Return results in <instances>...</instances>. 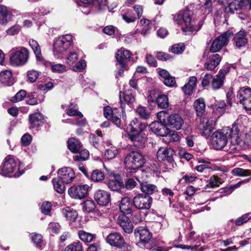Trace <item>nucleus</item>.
Listing matches in <instances>:
<instances>
[{
    "mask_svg": "<svg viewBox=\"0 0 251 251\" xmlns=\"http://www.w3.org/2000/svg\"><path fill=\"white\" fill-rule=\"evenodd\" d=\"M197 9L195 4H190L176 14L172 15L174 22L181 26V29L183 32L192 33L201 29L203 21L198 19L196 14Z\"/></svg>",
    "mask_w": 251,
    "mask_h": 251,
    "instance_id": "nucleus-1",
    "label": "nucleus"
},
{
    "mask_svg": "<svg viewBox=\"0 0 251 251\" xmlns=\"http://www.w3.org/2000/svg\"><path fill=\"white\" fill-rule=\"evenodd\" d=\"M147 126L146 123L137 118H134L127 126L128 138L135 147L143 149L145 147L147 137L144 132Z\"/></svg>",
    "mask_w": 251,
    "mask_h": 251,
    "instance_id": "nucleus-2",
    "label": "nucleus"
},
{
    "mask_svg": "<svg viewBox=\"0 0 251 251\" xmlns=\"http://www.w3.org/2000/svg\"><path fill=\"white\" fill-rule=\"evenodd\" d=\"M19 170L17 162L14 157L11 155L6 156L0 166V175L4 176L19 177L22 175Z\"/></svg>",
    "mask_w": 251,
    "mask_h": 251,
    "instance_id": "nucleus-3",
    "label": "nucleus"
},
{
    "mask_svg": "<svg viewBox=\"0 0 251 251\" xmlns=\"http://www.w3.org/2000/svg\"><path fill=\"white\" fill-rule=\"evenodd\" d=\"M146 159L139 151H132L127 153L124 160L125 166L130 170H138L143 167Z\"/></svg>",
    "mask_w": 251,
    "mask_h": 251,
    "instance_id": "nucleus-4",
    "label": "nucleus"
},
{
    "mask_svg": "<svg viewBox=\"0 0 251 251\" xmlns=\"http://www.w3.org/2000/svg\"><path fill=\"white\" fill-rule=\"evenodd\" d=\"M106 240L110 246L118 248L120 251H131V245L125 242L123 236L119 232L110 233L107 236Z\"/></svg>",
    "mask_w": 251,
    "mask_h": 251,
    "instance_id": "nucleus-5",
    "label": "nucleus"
},
{
    "mask_svg": "<svg viewBox=\"0 0 251 251\" xmlns=\"http://www.w3.org/2000/svg\"><path fill=\"white\" fill-rule=\"evenodd\" d=\"M162 114H165L164 111L158 113L157 117L160 121L152 122L149 125V128L150 130L156 135L164 137L167 136L169 134H171L172 131L168 127L167 124L163 122V118H162Z\"/></svg>",
    "mask_w": 251,
    "mask_h": 251,
    "instance_id": "nucleus-6",
    "label": "nucleus"
},
{
    "mask_svg": "<svg viewBox=\"0 0 251 251\" xmlns=\"http://www.w3.org/2000/svg\"><path fill=\"white\" fill-rule=\"evenodd\" d=\"M232 35H233V32L227 30L216 38L210 46V52L216 53L220 51L224 47L228 44L229 38Z\"/></svg>",
    "mask_w": 251,
    "mask_h": 251,
    "instance_id": "nucleus-7",
    "label": "nucleus"
},
{
    "mask_svg": "<svg viewBox=\"0 0 251 251\" xmlns=\"http://www.w3.org/2000/svg\"><path fill=\"white\" fill-rule=\"evenodd\" d=\"M152 198L143 194L139 193L133 197V204L135 209L149 210L152 203Z\"/></svg>",
    "mask_w": 251,
    "mask_h": 251,
    "instance_id": "nucleus-8",
    "label": "nucleus"
},
{
    "mask_svg": "<svg viewBox=\"0 0 251 251\" xmlns=\"http://www.w3.org/2000/svg\"><path fill=\"white\" fill-rule=\"evenodd\" d=\"M89 188L87 184H75L69 189L68 194L73 199L81 200L87 197Z\"/></svg>",
    "mask_w": 251,
    "mask_h": 251,
    "instance_id": "nucleus-9",
    "label": "nucleus"
},
{
    "mask_svg": "<svg viewBox=\"0 0 251 251\" xmlns=\"http://www.w3.org/2000/svg\"><path fill=\"white\" fill-rule=\"evenodd\" d=\"M165 114H162L163 122L166 123L168 127L174 128L176 130L180 129L184 123L182 118L176 113L169 115L165 112Z\"/></svg>",
    "mask_w": 251,
    "mask_h": 251,
    "instance_id": "nucleus-10",
    "label": "nucleus"
},
{
    "mask_svg": "<svg viewBox=\"0 0 251 251\" xmlns=\"http://www.w3.org/2000/svg\"><path fill=\"white\" fill-rule=\"evenodd\" d=\"M28 58V51L25 48H22L13 53L10 57V63L14 66L24 65Z\"/></svg>",
    "mask_w": 251,
    "mask_h": 251,
    "instance_id": "nucleus-11",
    "label": "nucleus"
},
{
    "mask_svg": "<svg viewBox=\"0 0 251 251\" xmlns=\"http://www.w3.org/2000/svg\"><path fill=\"white\" fill-rule=\"evenodd\" d=\"M228 132L226 133L223 132L216 131L211 136V142L213 148L216 150H221L224 148L227 142Z\"/></svg>",
    "mask_w": 251,
    "mask_h": 251,
    "instance_id": "nucleus-12",
    "label": "nucleus"
},
{
    "mask_svg": "<svg viewBox=\"0 0 251 251\" xmlns=\"http://www.w3.org/2000/svg\"><path fill=\"white\" fill-rule=\"evenodd\" d=\"M215 126L216 121L215 119H209L206 122L204 120H201L198 126L199 133L201 136L208 138L215 129Z\"/></svg>",
    "mask_w": 251,
    "mask_h": 251,
    "instance_id": "nucleus-13",
    "label": "nucleus"
},
{
    "mask_svg": "<svg viewBox=\"0 0 251 251\" xmlns=\"http://www.w3.org/2000/svg\"><path fill=\"white\" fill-rule=\"evenodd\" d=\"M119 98L123 113L125 112L126 104L131 108L135 100V97L133 95L131 90H127L124 92L120 91L119 93Z\"/></svg>",
    "mask_w": 251,
    "mask_h": 251,
    "instance_id": "nucleus-14",
    "label": "nucleus"
},
{
    "mask_svg": "<svg viewBox=\"0 0 251 251\" xmlns=\"http://www.w3.org/2000/svg\"><path fill=\"white\" fill-rule=\"evenodd\" d=\"M136 179L139 182L140 189L143 195L151 196V195L159 194V192L158 188L155 185L151 184L145 180H140L137 177Z\"/></svg>",
    "mask_w": 251,
    "mask_h": 251,
    "instance_id": "nucleus-15",
    "label": "nucleus"
},
{
    "mask_svg": "<svg viewBox=\"0 0 251 251\" xmlns=\"http://www.w3.org/2000/svg\"><path fill=\"white\" fill-rule=\"evenodd\" d=\"M132 55L131 51L122 47L115 53V58L118 65L124 67L126 65H128Z\"/></svg>",
    "mask_w": 251,
    "mask_h": 251,
    "instance_id": "nucleus-16",
    "label": "nucleus"
},
{
    "mask_svg": "<svg viewBox=\"0 0 251 251\" xmlns=\"http://www.w3.org/2000/svg\"><path fill=\"white\" fill-rule=\"evenodd\" d=\"M133 198L131 199L128 197L125 196L122 198L119 204L120 211L123 213V215L129 214L133 212L135 209L133 204Z\"/></svg>",
    "mask_w": 251,
    "mask_h": 251,
    "instance_id": "nucleus-17",
    "label": "nucleus"
},
{
    "mask_svg": "<svg viewBox=\"0 0 251 251\" xmlns=\"http://www.w3.org/2000/svg\"><path fill=\"white\" fill-rule=\"evenodd\" d=\"M57 177L66 184H69L75 178V173L70 167H64L60 168L57 171Z\"/></svg>",
    "mask_w": 251,
    "mask_h": 251,
    "instance_id": "nucleus-18",
    "label": "nucleus"
},
{
    "mask_svg": "<svg viewBox=\"0 0 251 251\" xmlns=\"http://www.w3.org/2000/svg\"><path fill=\"white\" fill-rule=\"evenodd\" d=\"M149 102L156 104L158 107L161 109H166L169 106L168 97L165 94H157V96L150 95L148 97Z\"/></svg>",
    "mask_w": 251,
    "mask_h": 251,
    "instance_id": "nucleus-19",
    "label": "nucleus"
},
{
    "mask_svg": "<svg viewBox=\"0 0 251 251\" xmlns=\"http://www.w3.org/2000/svg\"><path fill=\"white\" fill-rule=\"evenodd\" d=\"M94 199L97 204L101 206H106L111 201V194L108 192L99 189L94 193Z\"/></svg>",
    "mask_w": 251,
    "mask_h": 251,
    "instance_id": "nucleus-20",
    "label": "nucleus"
},
{
    "mask_svg": "<svg viewBox=\"0 0 251 251\" xmlns=\"http://www.w3.org/2000/svg\"><path fill=\"white\" fill-rule=\"evenodd\" d=\"M110 176H113V179H109L106 183L109 189L113 191L119 192L122 189L123 178L119 173H111Z\"/></svg>",
    "mask_w": 251,
    "mask_h": 251,
    "instance_id": "nucleus-21",
    "label": "nucleus"
},
{
    "mask_svg": "<svg viewBox=\"0 0 251 251\" xmlns=\"http://www.w3.org/2000/svg\"><path fill=\"white\" fill-rule=\"evenodd\" d=\"M232 41L237 49L246 47L248 44L247 32L244 30H240L235 34Z\"/></svg>",
    "mask_w": 251,
    "mask_h": 251,
    "instance_id": "nucleus-22",
    "label": "nucleus"
},
{
    "mask_svg": "<svg viewBox=\"0 0 251 251\" xmlns=\"http://www.w3.org/2000/svg\"><path fill=\"white\" fill-rule=\"evenodd\" d=\"M136 237H139L141 243L147 244L152 237V233L149 231L147 227L139 226L134 230Z\"/></svg>",
    "mask_w": 251,
    "mask_h": 251,
    "instance_id": "nucleus-23",
    "label": "nucleus"
},
{
    "mask_svg": "<svg viewBox=\"0 0 251 251\" xmlns=\"http://www.w3.org/2000/svg\"><path fill=\"white\" fill-rule=\"evenodd\" d=\"M222 58V57L218 53L209 55L204 64V68L208 71H213L219 65Z\"/></svg>",
    "mask_w": 251,
    "mask_h": 251,
    "instance_id": "nucleus-24",
    "label": "nucleus"
},
{
    "mask_svg": "<svg viewBox=\"0 0 251 251\" xmlns=\"http://www.w3.org/2000/svg\"><path fill=\"white\" fill-rule=\"evenodd\" d=\"M118 223L123 231L130 234L133 230L132 223L129 217L125 215H120L118 218Z\"/></svg>",
    "mask_w": 251,
    "mask_h": 251,
    "instance_id": "nucleus-25",
    "label": "nucleus"
},
{
    "mask_svg": "<svg viewBox=\"0 0 251 251\" xmlns=\"http://www.w3.org/2000/svg\"><path fill=\"white\" fill-rule=\"evenodd\" d=\"M176 154L175 151L172 148H166L161 151L159 150L157 152V158L160 161H166L169 163L174 162V155Z\"/></svg>",
    "mask_w": 251,
    "mask_h": 251,
    "instance_id": "nucleus-26",
    "label": "nucleus"
},
{
    "mask_svg": "<svg viewBox=\"0 0 251 251\" xmlns=\"http://www.w3.org/2000/svg\"><path fill=\"white\" fill-rule=\"evenodd\" d=\"M242 3V0H232L228 6L225 7V11L227 13H239L243 10Z\"/></svg>",
    "mask_w": 251,
    "mask_h": 251,
    "instance_id": "nucleus-27",
    "label": "nucleus"
},
{
    "mask_svg": "<svg viewBox=\"0 0 251 251\" xmlns=\"http://www.w3.org/2000/svg\"><path fill=\"white\" fill-rule=\"evenodd\" d=\"M68 149L73 153H76L82 148V144L79 140L75 138H70L67 141Z\"/></svg>",
    "mask_w": 251,
    "mask_h": 251,
    "instance_id": "nucleus-28",
    "label": "nucleus"
},
{
    "mask_svg": "<svg viewBox=\"0 0 251 251\" xmlns=\"http://www.w3.org/2000/svg\"><path fill=\"white\" fill-rule=\"evenodd\" d=\"M32 50L35 55L37 61L47 66V64L48 63V62H47L42 56L41 49L39 44L36 41L33 39H32Z\"/></svg>",
    "mask_w": 251,
    "mask_h": 251,
    "instance_id": "nucleus-29",
    "label": "nucleus"
},
{
    "mask_svg": "<svg viewBox=\"0 0 251 251\" xmlns=\"http://www.w3.org/2000/svg\"><path fill=\"white\" fill-rule=\"evenodd\" d=\"M197 81V79L194 76L189 78L188 82L182 88L185 95L190 96L192 94L194 87L196 85Z\"/></svg>",
    "mask_w": 251,
    "mask_h": 251,
    "instance_id": "nucleus-30",
    "label": "nucleus"
},
{
    "mask_svg": "<svg viewBox=\"0 0 251 251\" xmlns=\"http://www.w3.org/2000/svg\"><path fill=\"white\" fill-rule=\"evenodd\" d=\"M194 107L196 111L197 115L201 117L205 111V104L203 98L196 100L194 103Z\"/></svg>",
    "mask_w": 251,
    "mask_h": 251,
    "instance_id": "nucleus-31",
    "label": "nucleus"
},
{
    "mask_svg": "<svg viewBox=\"0 0 251 251\" xmlns=\"http://www.w3.org/2000/svg\"><path fill=\"white\" fill-rule=\"evenodd\" d=\"M12 14L4 5H0V23L6 25L11 19Z\"/></svg>",
    "mask_w": 251,
    "mask_h": 251,
    "instance_id": "nucleus-32",
    "label": "nucleus"
},
{
    "mask_svg": "<svg viewBox=\"0 0 251 251\" xmlns=\"http://www.w3.org/2000/svg\"><path fill=\"white\" fill-rule=\"evenodd\" d=\"M62 213L70 222H75L78 216L77 212L70 207L63 208Z\"/></svg>",
    "mask_w": 251,
    "mask_h": 251,
    "instance_id": "nucleus-33",
    "label": "nucleus"
},
{
    "mask_svg": "<svg viewBox=\"0 0 251 251\" xmlns=\"http://www.w3.org/2000/svg\"><path fill=\"white\" fill-rule=\"evenodd\" d=\"M0 79L2 83L7 86H10L14 82L12 72L9 70L1 72L0 74Z\"/></svg>",
    "mask_w": 251,
    "mask_h": 251,
    "instance_id": "nucleus-34",
    "label": "nucleus"
},
{
    "mask_svg": "<svg viewBox=\"0 0 251 251\" xmlns=\"http://www.w3.org/2000/svg\"><path fill=\"white\" fill-rule=\"evenodd\" d=\"M71 46V42H68L66 40L59 38L54 43V49L57 50L59 53H62L68 50Z\"/></svg>",
    "mask_w": 251,
    "mask_h": 251,
    "instance_id": "nucleus-35",
    "label": "nucleus"
},
{
    "mask_svg": "<svg viewBox=\"0 0 251 251\" xmlns=\"http://www.w3.org/2000/svg\"><path fill=\"white\" fill-rule=\"evenodd\" d=\"M52 183L54 190L59 194H62L65 191V182H64L58 177H54L52 179Z\"/></svg>",
    "mask_w": 251,
    "mask_h": 251,
    "instance_id": "nucleus-36",
    "label": "nucleus"
},
{
    "mask_svg": "<svg viewBox=\"0 0 251 251\" xmlns=\"http://www.w3.org/2000/svg\"><path fill=\"white\" fill-rule=\"evenodd\" d=\"M82 210L87 213H96L98 210L96 208V204L93 200H87L82 203Z\"/></svg>",
    "mask_w": 251,
    "mask_h": 251,
    "instance_id": "nucleus-37",
    "label": "nucleus"
},
{
    "mask_svg": "<svg viewBox=\"0 0 251 251\" xmlns=\"http://www.w3.org/2000/svg\"><path fill=\"white\" fill-rule=\"evenodd\" d=\"M44 121V117L41 113L39 112L32 114V129L37 128L36 130L38 131V128L43 125Z\"/></svg>",
    "mask_w": 251,
    "mask_h": 251,
    "instance_id": "nucleus-38",
    "label": "nucleus"
},
{
    "mask_svg": "<svg viewBox=\"0 0 251 251\" xmlns=\"http://www.w3.org/2000/svg\"><path fill=\"white\" fill-rule=\"evenodd\" d=\"M104 178L105 175L102 171L95 169L91 173L89 179L95 182H100L104 180Z\"/></svg>",
    "mask_w": 251,
    "mask_h": 251,
    "instance_id": "nucleus-39",
    "label": "nucleus"
},
{
    "mask_svg": "<svg viewBox=\"0 0 251 251\" xmlns=\"http://www.w3.org/2000/svg\"><path fill=\"white\" fill-rule=\"evenodd\" d=\"M251 96V88L249 87H242L238 91L236 97L239 99V102H241V101H244L245 99L249 98Z\"/></svg>",
    "mask_w": 251,
    "mask_h": 251,
    "instance_id": "nucleus-40",
    "label": "nucleus"
},
{
    "mask_svg": "<svg viewBox=\"0 0 251 251\" xmlns=\"http://www.w3.org/2000/svg\"><path fill=\"white\" fill-rule=\"evenodd\" d=\"M239 129L237 126H233L232 128L229 129L228 132V137L230 140V143L232 145L238 144V139H239L238 134Z\"/></svg>",
    "mask_w": 251,
    "mask_h": 251,
    "instance_id": "nucleus-41",
    "label": "nucleus"
},
{
    "mask_svg": "<svg viewBox=\"0 0 251 251\" xmlns=\"http://www.w3.org/2000/svg\"><path fill=\"white\" fill-rule=\"evenodd\" d=\"M223 181L222 179L217 176H212L209 180V182L205 186L204 188L207 189L209 188H214L220 186Z\"/></svg>",
    "mask_w": 251,
    "mask_h": 251,
    "instance_id": "nucleus-42",
    "label": "nucleus"
},
{
    "mask_svg": "<svg viewBox=\"0 0 251 251\" xmlns=\"http://www.w3.org/2000/svg\"><path fill=\"white\" fill-rule=\"evenodd\" d=\"M121 15L122 19L126 23L134 22L137 19L132 10H127L126 11L122 12Z\"/></svg>",
    "mask_w": 251,
    "mask_h": 251,
    "instance_id": "nucleus-43",
    "label": "nucleus"
},
{
    "mask_svg": "<svg viewBox=\"0 0 251 251\" xmlns=\"http://www.w3.org/2000/svg\"><path fill=\"white\" fill-rule=\"evenodd\" d=\"M32 242L35 245L36 248L40 250H42L45 246V243L43 241L41 234H35L32 236Z\"/></svg>",
    "mask_w": 251,
    "mask_h": 251,
    "instance_id": "nucleus-44",
    "label": "nucleus"
},
{
    "mask_svg": "<svg viewBox=\"0 0 251 251\" xmlns=\"http://www.w3.org/2000/svg\"><path fill=\"white\" fill-rule=\"evenodd\" d=\"M213 111L219 112L218 117L221 116L225 112L226 103L224 100H220L214 105H211Z\"/></svg>",
    "mask_w": 251,
    "mask_h": 251,
    "instance_id": "nucleus-45",
    "label": "nucleus"
},
{
    "mask_svg": "<svg viewBox=\"0 0 251 251\" xmlns=\"http://www.w3.org/2000/svg\"><path fill=\"white\" fill-rule=\"evenodd\" d=\"M78 234L80 239L85 242H91L96 238L95 234L87 232L84 230L79 231Z\"/></svg>",
    "mask_w": 251,
    "mask_h": 251,
    "instance_id": "nucleus-46",
    "label": "nucleus"
},
{
    "mask_svg": "<svg viewBox=\"0 0 251 251\" xmlns=\"http://www.w3.org/2000/svg\"><path fill=\"white\" fill-rule=\"evenodd\" d=\"M52 204L49 201H44L42 203L40 209L41 212L45 215L51 216Z\"/></svg>",
    "mask_w": 251,
    "mask_h": 251,
    "instance_id": "nucleus-47",
    "label": "nucleus"
},
{
    "mask_svg": "<svg viewBox=\"0 0 251 251\" xmlns=\"http://www.w3.org/2000/svg\"><path fill=\"white\" fill-rule=\"evenodd\" d=\"M78 154L73 156L74 160L76 161H82L87 160L89 157V152L86 149L81 150Z\"/></svg>",
    "mask_w": 251,
    "mask_h": 251,
    "instance_id": "nucleus-48",
    "label": "nucleus"
},
{
    "mask_svg": "<svg viewBox=\"0 0 251 251\" xmlns=\"http://www.w3.org/2000/svg\"><path fill=\"white\" fill-rule=\"evenodd\" d=\"M122 189H126L127 190H131L135 188L137 185V183L132 178H128L125 179V181L123 180Z\"/></svg>",
    "mask_w": 251,
    "mask_h": 251,
    "instance_id": "nucleus-49",
    "label": "nucleus"
},
{
    "mask_svg": "<svg viewBox=\"0 0 251 251\" xmlns=\"http://www.w3.org/2000/svg\"><path fill=\"white\" fill-rule=\"evenodd\" d=\"M185 49V45L183 43H179L171 46L169 49V51H171L175 54L182 53Z\"/></svg>",
    "mask_w": 251,
    "mask_h": 251,
    "instance_id": "nucleus-50",
    "label": "nucleus"
},
{
    "mask_svg": "<svg viewBox=\"0 0 251 251\" xmlns=\"http://www.w3.org/2000/svg\"><path fill=\"white\" fill-rule=\"evenodd\" d=\"M135 111L140 117L143 119L147 120L150 117V113L147 111L145 107L139 106L136 108Z\"/></svg>",
    "mask_w": 251,
    "mask_h": 251,
    "instance_id": "nucleus-51",
    "label": "nucleus"
},
{
    "mask_svg": "<svg viewBox=\"0 0 251 251\" xmlns=\"http://www.w3.org/2000/svg\"><path fill=\"white\" fill-rule=\"evenodd\" d=\"M224 78H222L218 75H216L215 77H212L211 85L214 90L221 88L224 84Z\"/></svg>",
    "mask_w": 251,
    "mask_h": 251,
    "instance_id": "nucleus-52",
    "label": "nucleus"
},
{
    "mask_svg": "<svg viewBox=\"0 0 251 251\" xmlns=\"http://www.w3.org/2000/svg\"><path fill=\"white\" fill-rule=\"evenodd\" d=\"M64 251H83L82 244L79 242H75L67 246Z\"/></svg>",
    "mask_w": 251,
    "mask_h": 251,
    "instance_id": "nucleus-53",
    "label": "nucleus"
},
{
    "mask_svg": "<svg viewBox=\"0 0 251 251\" xmlns=\"http://www.w3.org/2000/svg\"><path fill=\"white\" fill-rule=\"evenodd\" d=\"M234 176H251V170H245L241 168H236L232 170Z\"/></svg>",
    "mask_w": 251,
    "mask_h": 251,
    "instance_id": "nucleus-54",
    "label": "nucleus"
},
{
    "mask_svg": "<svg viewBox=\"0 0 251 251\" xmlns=\"http://www.w3.org/2000/svg\"><path fill=\"white\" fill-rule=\"evenodd\" d=\"M156 57L158 60L166 62L174 59V56L165 52L160 51L156 52Z\"/></svg>",
    "mask_w": 251,
    "mask_h": 251,
    "instance_id": "nucleus-55",
    "label": "nucleus"
},
{
    "mask_svg": "<svg viewBox=\"0 0 251 251\" xmlns=\"http://www.w3.org/2000/svg\"><path fill=\"white\" fill-rule=\"evenodd\" d=\"M140 23L144 25V27L141 31V34L145 35L149 33L151 29V21L147 19L143 18L140 20Z\"/></svg>",
    "mask_w": 251,
    "mask_h": 251,
    "instance_id": "nucleus-56",
    "label": "nucleus"
},
{
    "mask_svg": "<svg viewBox=\"0 0 251 251\" xmlns=\"http://www.w3.org/2000/svg\"><path fill=\"white\" fill-rule=\"evenodd\" d=\"M118 153V150L115 147L106 149L104 152V157L108 160L114 158Z\"/></svg>",
    "mask_w": 251,
    "mask_h": 251,
    "instance_id": "nucleus-57",
    "label": "nucleus"
},
{
    "mask_svg": "<svg viewBox=\"0 0 251 251\" xmlns=\"http://www.w3.org/2000/svg\"><path fill=\"white\" fill-rule=\"evenodd\" d=\"M26 92L24 90H21L17 92L16 95L11 98L10 101L13 102H17L22 100L25 97Z\"/></svg>",
    "mask_w": 251,
    "mask_h": 251,
    "instance_id": "nucleus-58",
    "label": "nucleus"
},
{
    "mask_svg": "<svg viewBox=\"0 0 251 251\" xmlns=\"http://www.w3.org/2000/svg\"><path fill=\"white\" fill-rule=\"evenodd\" d=\"M89 142L93 147L96 149H99L100 147V140L95 134L91 133L89 136Z\"/></svg>",
    "mask_w": 251,
    "mask_h": 251,
    "instance_id": "nucleus-59",
    "label": "nucleus"
},
{
    "mask_svg": "<svg viewBox=\"0 0 251 251\" xmlns=\"http://www.w3.org/2000/svg\"><path fill=\"white\" fill-rule=\"evenodd\" d=\"M249 214L242 215L241 217L238 218L235 221V224L237 226H240L247 223L251 218L249 217Z\"/></svg>",
    "mask_w": 251,
    "mask_h": 251,
    "instance_id": "nucleus-60",
    "label": "nucleus"
},
{
    "mask_svg": "<svg viewBox=\"0 0 251 251\" xmlns=\"http://www.w3.org/2000/svg\"><path fill=\"white\" fill-rule=\"evenodd\" d=\"M239 183H237L236 184L230 185L224 188H221L220 189V192L221 194H230L233 190L239 187Z\"/></svg>",
    "mask_w": 251,
    "mask_h": 251,
    "instance_id": "nucleus-61",
    "label": "nucleus"
},
{
    "mask_svg": "<svg viewBox=\"0 0 251 251\" xmlns=\"http://www.w3.org/2000/svg\"><path fill=\"white\" fill-rule=\"evenodd\" d=\"M61 228V226L58 223L50 222L49 224V229L54 234H58Z\"/></svg>",
    "mask_w": 251,
    "mask_h": 251,
    "instance_id": "nucleus-62",
    "label": "nucleus"
},
{
    "mask_svg": "<svg viewBox=\"0 0 251 251\" xmlns=\"http://www.w3.org/2000/svg\"><path fill=\"white\" fill-rule=\"evenodd\" d=\"M147 171L150 173L151 174H154L158 173L159 170L158 165L156 162H151L149 163L147 167Z\"/></svg>",
    "mask_w": 251,
    "mask_h": 251,
    "instance_id": "nucleus-63",
    "label": "nucleus"
},
{
    "mask_svg": "<svg viewBox=\"0 0 251 251\" xmlns=\"http://www.w3.org/2000/svg\"><path fill=\"white\" fill-rule=\"evenodd\" d=\"M66 114L69 116L74 117L77 116L78 117H83V115L82 113L78 111L77 110H75L73 108H69L65 110Z\"/></svg>",
    "mask_w": 251,
    "mask_h": 251,
    "instance_id": "nucleus-64",
    "label": "nucleus"
}]
</instances>
